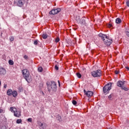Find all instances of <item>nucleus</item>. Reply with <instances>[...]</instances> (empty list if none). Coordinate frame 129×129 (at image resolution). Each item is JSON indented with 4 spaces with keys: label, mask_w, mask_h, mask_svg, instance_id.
Returning <instances> with one entry per match:
<instances>
[{
    "label": "nucleus",
    "mask_w": 129,
    "mask_h": 129,
    "mask_svg": "<svg viewBox=\"0 0 129 129\" xmlns=\"http://www.w3.org/2000/svg\"><path fill=\"white\" fill-rule=\"evenodd\" d=\"M46 85L48 89V92H51V89L53 91V92H56L57 91V84L54 81H51V83L47 82L46 83Z\"/></svg>",
    "instance_id": "nucleus-1"
},
{
    "label": "nucleus",
    "mask_w": 129,
    "mask_h": 129,
    "mask_svg": "<svg viewBox=\"0 0 129 129\" xmlns=\"http://www.w3.org/2000/svg\"><path fill=\"white\" fill-rule=\"evenodd\" d=\"M22 73L23 75L24 78L25 79L28 83H30V82L32 81V78H31V76H30V72L29 70L27 69H25L22 71Z\"/></svg>",
    "instance_id": "nucleus-2"
},
{
    "label": "nucleus",
    "mask_w": 129,
    "mask_h": 129,
    "mask_svg": "<svg viewBox=\"0 0 129 129\" xmlns=\"http://www.w3.org/2000/svg\"><path fill=\"white\" fill-rule=\"evenodd\" d=\"M112 85V83H108L107 84L105 85L103 87V92L106 95V94H108L109 93V91L111 90V86Z\"/></svg>",
    "instance_id": "nucleus-3"
},
{
    "label": "nucleus",
    "mask_w": 129,
    "mask_h": 129,
    "mask_svg": "<svg viewBox=\"0 0 129 129\" xmlns=\"http://www.w3.org/2000/svg\"><path fill=\"white\" fill-rule=\"evenodd\" d=\"M124 82H125V81L122 82L121 81H118L117 82V86H118V87H120L121 89L125 90V91H127V90H128V89L123 86L124 85Z\"/></svg>",
    "instance_id": "nucleus-4"
},
{
    "label": "nucleus",
    "mask_w": 129,
    "mask_h": 129,
    "mask_svg": "<svg viewBox=\"0 0 129 129\" xmlns=\"http://www.w3.org/2000/svg\"><path fill=\"white\" fill-rule=\"evenodd\" d=\"M76 21L79 24H81L82 26L85 25L86 26V21H85V17H82L80 19V17L78 16L77 17Z\"/></svg>",
    "instance_id": "nucleus-5"
},
{
    "label": "nucleus",
    "mask_w": 129,
    "mask_h": 129,
    "mask_svg": "<svg viewBox=\"0 0 129 129\" xmlns=\"http://www.w3.org/2000/svg\"><path fill=\"white\" fill-rule=\"evenodd\" d=\"M93 77H100L101 76V71L98 70L97 71H94L91 73Z\"/></svg>",
    "instance_id": "nucleus-6"
},
{
    "label": "nucleus",
    "mask_w": 129,
    "mask_h": 129,
    "mask_svg": "<svg viewBox=\"0 0 129 129\" xmlns=\"http://www.w3.org/2000/svg\"><path fill=\"white\" fill-rule=\"evenodd\" d=\"M61 12V8H57L56 9H53L49 12V15H57Z\"/></svg>",
    "instance_id": "nucleus-7"
},
{
    "label": "nucleus",
    "mask_w": 129,
    "mask_h": 129,
    "mask_svg": "<svg viewBox=\"0 0 129 129\" xmlns=\"http://www.w3.org/2000/svg\"><path fill=\"white\" fill-rule=\"evenodd\" d=\"M14 5L17 6V7H19L20 8H22L24 5V3H23V0H18L17 1H14Z\"/></svg>",
    "instance_id": "nucleus-8"
},
{
    "label": "nucleus",
    "mask_w": 129,
    "mask_h": 129,
    "mask_svg": "<svg viewBox=\"0 0 129 129\" xmlns=\"http://www.w3.org/2000/svg\"><path fill=\"white\" fill-rule=\"evenodd\" d=\"M84 93L88 97H91V96H93V95L94 94L93 92H92L91 91H86V90L85 89L84 90Z\"/></svg>",
    "instance_id": "nucleus-9"
},
{
    "label": "nucleus",
    "mask_w": 129,
    "mask_h": 129,
    "mask_svg": "<svg viewBox=\"0 0 129 129\" xmlns=\"http://www.w3.org/2000/svg\"><path fill=\"white\" fill-rule=\"evenodd\" d=\"M104 43L106 46H107V47L110 46L111 44H112V39H109V37H108V39H107V40H103Z\"/></svg>",
    "instance_id": "nucleus-10"
},
{
    "label": "nucleus",
    "mask_w": 129,
    "mask_h": 129,
    "mask_svg": "<svg viewBox=\"0 0 129 129\" xmlns=\"http://www.w3.org/2000/svg\"><path fill=\"white\" fill-rule=\"evenodd\" d=\"M99 37H100V38H101V39L103 40V41H105V39H108V36H107V35H106V34H104L102 33H100L98 35Z\"/></svg>",
    "instance_id": "nucleus-11"
},
{
    "label": "nucleus",
    "mask_w": 129,
    "mask_h": 129,
    "mask_svg": "<svg viewBox=\"0 0 129 129\" xmlns=\"http://www.w3.org/2000/svg\"><path fill=\"white\" fill-rule=\"evenodd\" d=\"M7 74V70L4 68H0V75H6Z\"/></svg>",
    "instance_id": "nucleus-12"
},
{
    "label": "nucleus",
    "mask_w": 129,
    "mask_h": 129,
    "mask_svg": "<svg viewBox=\"0 0 129 129\" xmlns=\"http://www.w3.org/2000/svg\"><path fill=\"white\" fill-rule=\"evenodd\" d=\"M12 93H13V90H12L11 89H9L7 90V94L9 96H12Z\"/></svg>",
    "instance_id": "nucleus-13"
},
{
    "label": "nucleus",
    "mask_w": 129,
    "mask_h": 129,
    "mask_svg": "<svg viewBox=\"0 0 129 129\" xmlns=\"http://www.w3.org/2000/svg\"><path fill=\"white\" fill-rule=\"evenodd\" d=\"M14 116H16V117H20V116H21V112L19 111H16L14 113Z\"/></svg>",
    "instance_id": "nucleus-14"
},
{
    "label": "nucleus",
    "mask_w": 129,
    "mask_h": 129,
    "mask_svg": "<svg viewBox=\"0 0 129 129\" xmlns=\"http://www.w3.org/2000/svg\"><path fill=\"white\" fill-rule=\"evenodd\" d=\"M38 126H39L40 129H45V127L44 126V124L41 122L38 123Z\"/></svg>",
    "instance_id": "nucleus-15"
},
{
    "label": "nucleus",
    "mask_w": 129,
    "mask_h": 129,
    "mask_svg": "<svg viewBox=\"0 0 129 129\" xmlns=\"http://www.w3.org/2000/svg\"><path fill=\"white\" fill-rule=\"evenodd\" d=\"M12 95H13V97H17V96H18V92L16 90L12 91Z\"/></svg>",
    "instance_id": "nucleus-16"
},
{
    "label": "nucleus",
    "mask_w": 129,
    "mask_h": 129,
    "mask_svg": "<svg viewBox=\"0 0 129 129\" xmlns=\"http://www.w3.org/2000/svg\"><path fill=\"white\" fill-rule=\"evenodd\" d=\"M114 97V94L111 93L110 94L109 96H108V98L109 100H112V99H113Z\"/></svg>",
    "instance_id": "nucleus-17"
},
{
    "label": "nucleus",
    "mask_w": 129,
    "mask_h": 129,
    "mask_svg": "<svg viewBox=\"0 0 129 129\" xmlns=\"http://www.w3.org/2000/svg\"><path fill=\"white\" fill-rule=\"evenodd\" d=\"M115 23L116 24H120V23H121V19L119 18H116L115 20Z\"/></svg>",
    "instance_id": "nucleus-18"
},
{
    "label": "nucleus",
    "mask_w": 129,
    "mask_h": 129,
    "mask_svg": "<svg viewBox=\"0 0 129 129\" xmlns=\"http://www.w3.org/2000/svg\"><path fill=\"white\" fill-rule=\"evenodd\" d=\"M10 111L15 113V112H16V110H17V109L14 108V107H11L10 108Z\"/></svg>",
    "instance_id": "nucleus-19"
},
{
    "label": "nucleus",
    "mask_w": 129,
    "mask_h": 129,
    "mask_svg": "<svg viewBox=\"0 0 129 129\" xmlns=\"http://www.w3.org/2000/svg\"><path fill=\"white\" fill-rule=\"evenodd\" d=\"M56 120H58V121H61L62 120V118H61V116L60 115H57L56 117Z\"/></svg>",
    "instance_id": "nucleus-20"
},
{
    "label": "nucleus",
    "mask_w": 129,
    "mask_h": 129,
    "mask_svg": "<svg viewBox=\"0 0 129 129\" xmlns=\"http://www.w3.org/2000/svg\"><path fill=\"white\" fill-rule=\"evenodd\" d=\"M42 38L43 39H47L48 38V34L46 33H44L42 35Z\"/></svg>",
    "instance_id": "nucleus-21"
},
{
    "label": "nucleus",
    "mask_w": 129,
    "mask_h": 129,
    "mask_svg": "<svg viewBox=\"0 0 129 129\" xmlns=\"http://www.w3.org/2000/svg\"><path fill=\"white\" fill-rule=\"evenodd\" d=\"M76 75L77 76L78 78H81L82 75H81V74L80 73H77L76 74Z\"/></svg>",
    "instance_id": "nucleus-22"
},
{
    "label": "nucleus",
    "mask_w": 129,
    "mask_h": 129,
    "mask_svg": "<svg viewBox=\"0 0 129 129\" xmlns=\"http://www.w3.org/2000/svg\"><path fill=\"white\" fill-rule=\"evenodd\" d=\"M9 65H14V61L12 59H10L9 60Z\"/></svg>",
    "instance_id": "nucleus-23"
},
{
    "label": "nucleus",
    "mask_w": 129,
    "mask_h": 129,
    "mask_svg": "<svg viewBox=\"0 0 129 129\" xmlns=\"http://www.w3.org/2000/svg\"><path fill=\"white\" fill-rule=\"evenodd\" d=\"M38 72H43V68L42 67H39L38 68Z\"/></svg>",
    "instance_id": "nucleus-24"
},
{
    "label": "nucleus",
    "mask_w": 129,
    "mask_h": 129,
    "mask_svg": "<svg viewBox=\"0 0 129 129\" xmlns=\"http://www.w3.org/2000/svg\"><path fill=\"white\" fill-rule=\"evenodd\" d=\"M39 43V41L38 40H36L34 41V45H35V46H37V45H38V43Z\"/></svg>",
    "instance_id": "nucleus-25"
},
{
    "label": "nucleus",
    "mask_w": 129,
    "mask_h": 129,
    "mask_svg": "<svg viewBox=\"0 0 129 129\" xmlns=\"http://www.w3.org/2000/svg\"><path fill=\"white\" fill-rule=\"evenodd\" d=\"M22 122L21 119H18L16 121V123L20 124Z\"/></svg>",
    "instance_id": "nucleus-26"
},
{
    "label": "nucleus",
    "mask_w": 129,
    "mask_h": 129,
    "mask_svg": "<svg viewBox=\"0 0 129 129\" xmlns=\"http://www.w3.org/2000/svg\"><path fill=\"white\" fill-rule=\"evenodd\" d=\"M72 103L74 105H76V104H77V101H76L75 100H73Z\"/></svg>",
    "instance_id": "nucleus-27"
},
{
    "label": "nucleus",
    "mask_w": 129,
    "mask_h": 129,
    "mask_svg": "<svg viewBox=\"0 0 129 129\" xmlns=\"http://www.w3.org/2000/svg\"><path fill=\"white\" fill-rule=\"evenodd\" d=\"M18 90L19 92H23V88L22 87H20L18 89Z\"/></svg>",
    "instance_id": "nucleus-28"
},
{
    "label": "nucleus",
    "mask_w": 129,
    "mask_h": 129,
    "mask_svg": "<svg viewBox=\"0 0 129 129\" xmlns=\"http://www.w3.org/2000/svg\"><path fill=\"white\" fill-rule=\"evenodd\" d=\"M59 41H60V38H59V37H57L55 39V43H58Z\"/></svg>",
    "instance_id": "nucleus-29"
},
{
    "label": "nucleus",
    "mask_w": 129,
    "mask_h": 129,
    "mask_svg": "<svg viewBox=\"0 0 129 129\" xmlns=\"http://www.w3.org/2000/svg\"><path fill=\"white\" fill-rule=\"evenodd\" d=\"M14 40H15L14 36H11L10 37V41H11V42H13V41H14Z\"/></svg>",
    "instance_id": "nucleus-30"
},
{
    "label": "nucleus",
    "mask_w": 129,
    "mask_h": 129,
    "mask_svg": "<svg viewBox=\"0 0 129 129\" xmlns=\"http://www.w3.org/2000/svg\"><path fill=\"white\" fill-rule=\"evenodd\" d=\"M54 69H55V70H56V71H58V70H59V67L57 66V64H56L54 66Z\"/></svg>",
    "instance_id": "nucleus-31"
},
{
    "label": "nucleus",
    "mask_w": 129,
    "mask_h": 129,
    "mask_svg": "<svg viewBox=\"0 0 129 129\" xmlns=\"http://www.w3.org/2000/svg\"><path fill=\"white\" fill-rule=\"evenodd\" d=\"M125 33L126 36L129 37V30L128 31H125Z\"/></svg>",
    "instance_id": "nucleus-32"
},
{
    "label": "nucleus",
    "mask_w": 129,
    "mask_h": 129,
    "mask_svg": "<svg viewBox=\"0 0 129 129\" xmlns=\"http://www.w3.org/2000/svg\"><path fill=\"white\" fill-rule=\"evenodd\" d=\"M27 121H28V122H32V118H28L27 119Z\"/></svg>",
    "instance_id": "nucleus-33"
},
{
    "label": "nucleus",
    "mask_w": 129,
    "mask_h": 129,
    "mask_svg": "<svg viewBox=\"0 0 129 129\" xmlns=\"http://www.w3.org/2000/svg\"><path fill=\"white\" fill-rule=\"evenodd\" d=\"M107 27H108V28H112V24L110 23V24H108Z\"/></svg>",
    "instance_id": "nucleus-34"
},
{
    "label": "nucleus",
    "mask_w": 129,
    "mask_h": 129,
    "mask_svg": "<svg viewBox=\"0 0 129 129\" xmlns=\"http://www.w3.org/2000/svg\"><path fill=\"white\" fill-rule=\"evenodd\" d=\"M119 73V71L115 70V74L117 75Z\"/></svg>",
    "instance_id": "nucleus-35"
},
{
    "label": "nucleus",
    "mask_w": 129,
    "mask_h": 129,
    "mask_svg": "<svg viewBox=\"0 0 129 129\" xmlns=\"http://www.w3.org/2000/svg\"><path fill=\"white\" fill-rule=\"evenodd\" d=\"M24 59H25L26 60H27V59H28V56H27V55H25L24 56Z\"/></svg>",
    "instance_id": "nucleus-36"
},
{
    "label": "nucleus",
    "mask_w": 129,
    "mask_h": 129,
    "mask_svg": "<svg viewBox=\"0 0 129 129\" xmlns=\"http://www.w3.org/2000/svg\"><path fill=\"white\" fill-rule=\"evenodd\" d=\"M0 129H7V128L5 125H3V126H1Z\"/></svg>",
    "instance_id": "nucleus-37"
},
{
    "label": "nucleus",
    "mask_w": 129,
    "mask_h": 129,
    "mask_svg": "<svg viewBox=\"0 0 129 129\" xmlns=\"http://www.w3.org/2000/svg\"><path fill=\"white\" fill-rule=\"evenodd\" d=\"M127 7H129V1H127L126 2Z\"/></svg>",
    "instance_id": "nucleus-38"
},
{
    "label": "nucleus",
    "mask_w": 129,
    "mask_h": 129,
    "mask_svg": "<svg viewBox=\"0 0 129 129\" xmlns=\"http://www.w3.org/2000/svg\"><path fill=\"white\" fill-rule=\"evenodd\" d=\"M41 94H42V95H43V96H45V94L44 93V92L43 91H41L40 92Z\"/></svg>",
    "instance_id": "nucleus-39"
},
{
    "label": "nucleus",
    "mask_w": 129,
    "mask_h": 129,
    "mask_svg": "<svg viewBox=\"0 0 129 129\" xmlns=\"http://www.w3.org/2000/svg\"><path fill=\"white\" fill-rule=\"evenodd\" d=\"M7 86H8V85L5 84L4 85V88H7Z\"/></svg>",
    "instance_id": "nucleus-40"
},
{
    "label": "nucleus",
    "mask_w": 129,
    "mask_h": 129,
    "mask_svg": "<svg viewBox=\"0 0 129 129\" xmlns=\"http://www.w3.org/2000/svg\"><path fill=\"white\" fill-rule=\"evenodd\" d=\"M58 85H59V86H60L61 85H60V81H58Z\"/></svg>",
    "instance_id": "nucleus-41"
},
{
    "label": "nucleus",
    "mask_w": 129,
    "mask_h": 129,
    "mask_svg": "<svg viewBox=\"0 0 129 129\" xmlns=\"http://www.w3.org/2000/svg\"><path fill=\"white\" fill-rule=\"evenodd\" d=\"M126 69H127V70H129V67H125Z\"/></svg>",
    "instance_id": "nucleus-42"
},
{
    "label": "nucleus",
    "mask_w": 129,
    "mask_h": 129,
    "mask_svg": "<svg viewBox=\"0 0 129 129\" xmlns=\"http://www.w3.org/2000/svg\"><path fill=\"white\" fill-rule=\"evenodd\" d=\"M1 85H2V81L0 80V86H1Z\"/></svg>",
    "instance_id": "nucleus-43"
},
{
    "label": "nucleus",
    "mask_w": 129,
    "mask_h": 129,
    "mask_svg": "<svg viewBox=\"0 0 129 129\" xmlns=\"http://www.w3.org/2000/svg\"><path fill=\"white\" fill-rule=\"evenodd\" d=\"M63 56H64V55L61 54V55H60V57H63Z\"/></svg>",
    "instance_id": "nucleus-44"
},
{
    "label": "nucleus",
    "mask_w": 129,
    "mask_h": 129,
    "mask_svg": "<svg viewBox=\"0 0 129 129\" xmlns=\"http://www.w3.org/2000/svg\"><path fill=\"white\" fill-rule=\"evenodd\" d=\"M2 113V111H1V110H0V113Z\"/></svg>",
    "instance_id": "nucleus-45"
},
{
    "label": "nucleus",
    "mask_w": 129,
    "mask_h": 129,
    "mask_svg": "<svg viewBox=\"0 0 129 129\" xmlns=\"http://www.w3.org/2000/svg\"><path fill=\"white\" fill-rule=\"evenodd\" d=\"M75 30H77V29H75Z\"/></svg>",
    "instance_id": "nucleus-46"
},
{
    "label": "nucleus",
    "mask_w": 129,
    "mask_h": 129,
    "mask_svg": "<svg viewBox=\"0 0 129 129\" xmlns=\"http://www.w3.org/2000/svg\"><path fill=\"white\" fill-rule=\"evenodd\" d=\"M101 1H102V0H100Z\"/></svg>",
    "instance_id": "nucleus-47"
}]
</instances>
